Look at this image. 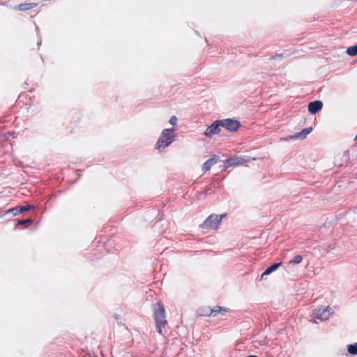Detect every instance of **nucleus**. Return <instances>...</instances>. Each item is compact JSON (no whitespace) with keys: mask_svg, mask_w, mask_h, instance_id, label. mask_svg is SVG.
Instances as JSON below:
<instances>
[{"mask_svg":"<svg viewBox=\"0 0 357 357\" xmlns=\"http://www.w3.org/2000/svg\"><path fill=\"white\" fill-rule=\"evenodd\" d=\"M32 222V220L29 218L24 220H20L18 224L19 225H26V224H31Z\"/></svg>","mask_w":357,"mask_h":357,"instance_id":"6ab92c4d","label":"nucleus"},{"mask_svg":"<svg viewBox=\"0 0 357 357\" xmlns=\"http://www.w3.org/2000/svg\"><path fill=\"white\" fill-rule=\"evenodd\" d=\"M282 54H276L275 56H273L270 58V59H276L278 57H282Z\"/></svg>","mask_w":357,"mask_h":357,"instance_id":"4be33fe9","label":"nucleus"},{"mask_svg":"<svg viewBox=\"0 0 357 357\" xmlns=\"http://www.w3.org/2000/svg\"><path fill=\"white\" fill-rule=\"evenodd\" d=\"M221 123L222 128H225L229 132H236L241 127V123L236 119H225L220 120Z\"/></svg>","mask_w":357,"mask_h":357,"instance_id":"20e7f679","label":"nucleus"},{"mask_svg":"<svg viewBox=\"0 0 357 357\" xmlns=\"http://www.w3.org/2000/svg\"><path fill=\"white\" fill-rule=\"evenodd\" d=\"M281 265L282 263H275L268 267L266 269V271L262 273L261 279L264 280L265 275H268L271 274L272 272L276 271Z\"/></svg>","mask_w":357,"mask_h":357,"instance_id":"f8f14e48","label":"nucleus"},{"mask_svg":"<svg viewBox=\"0 0 357 357\" xmlns=\"http://www.w3.org/2000/svg\"><path fill=\"white\" fill-rule=\"evenodd\" d=\"M38 6V3H24L18 5L17 8L21 11L32 9Z\"/></svg>","mask_w":357,"mask_h":357,"instance_id":"2eb2a0df","label":"nucleus"},{"mask_svg":"<svg viewBox=\"0 0 357 357\" xmlns=\"http://www.w3.org/2000/svg\"><path fill=\"white\" fill-rule=\"evenodd\" d=\"M227 217V214L226 213H222L221 214L220 216L218 215V219L220 220V222L222 221V220L223 218H225Z\"/></svg>","mask_w":357,"mask_h":357,"instance_id":"412c9836","label":"nucleus"},{"mask_svg":"<svg viewBox=\"0 0 357 357\" xmlns=\"http://www.w3.org/2000/svg\"><path fill=\"white\" fill-rule=\"evenodd\" d=\"M169 123L173 125V126H175L176 125L177 123V118L176 116H172L171 118H170V120H169Z\"/></svg>","mask_w":357,"mask_h":357,"instance_id":"aec40b11","label":"nucleus"},{"mask_svg":"<svg viewBox=\"0 0 357 357\" xmlns=\"http://www.w3.org/2000/svg\"><path fill=\"white\" fill-rule=\"evenodd\" d=\"M311 131H312L311 128L303 129L301 132L297 133L296 135L290 136L289 137V139H298V138L305 139L307 137V135L311 132Z\"/></svg>","mask_w":357,"mask_h":357,"instance_id":"4468645a","label":"nucleus"},{"mask_svg":"<svg viewBox=\"0 0 357 357\" xmlns=\"http://www.w3.org/2000/svg\"><path fill=\"white\" fill-rule=\"evenodd\" d=\"M174 140V136L173 135V130L165 129L162 132L156 143V149L158 150L165 149V147L168 146Z\"/></svg>","mask_w":357,"mask_h":357,"instance_id":"f03ea898","label":"nucleus"},{"mask_svg":"<svg viewBox=\"0 0 357 357\" xmlns=\"http://www.w3.org/2000/svg\"><path fill=\"white\" fill-rule=\"evenodd\" d=\"M221 123L220 120H216L211 126H208L204 131V135L211 137L214 135L219 134L221 131Z\"/></svg>","mask_w":357,"mask_h":357,"instance_id":"39448f33","label":"nucleus"},{"mask_svg":"<svg viewBox=\"0 0 357 357\" xmlns=\"http://www.w3.org/2000/svg\"><path fill=\"white\" fill-rule=\"evenodd\" d=\"M349 153L348 151H344L338 156V158L336 159L335 163L340 167L347 166L349 162Z\"/></svg>","mask_w":357,"mask_h":357,"instance_id":"1a4fd4ad","label":"nucleus"},{"mask_svg":"<svg viewBox=\"0 0 357 357\" xmlns=\"http://www.w3.org/2000/svg\"><path fill=\"white\" fill-rule=\"evenodd\" d=\"M220 224V220L218 219V215L216 214H211L199 227L204 229L215 230L218 228Z\"/></svg>","mask_w":357,"mask_h":357,"instance_id":"7ed1b4c3","label":"nucleus"},{"mask_svg":"<svg viewBox=\"0 0 357 357\" xmlns=\"http://www.w3.org/2000/svg\"><path fill=\"white\" fill-rule=\"evenodd\" d=\"M208 309H211V308H210V307H207V308L204 309V310H203V311H204V312H203V313L202 314V315L204 316V314H205V313H206V312H208H208H209Z\"/></svg>","mask_w":357,"mask_h":357,"instance_id":"5701e85b","label":"nucleus"},{"mask_svg":"<svg viewBox=\"0 0 357 357\" xmlns=\"http://www.w3.org/2000/svg\"><path fill=\"white\" fill-rule=\"evenodd\" d=\"M348 352L351 355H357V343L347 346Z\"/></svg>","mask_w":357,"mask_h":357,"instance_id":"dca6fc26","label":"nucleus"},{"mask_svg":"<svg viewBox=\"0 0 357 357\" xmlns=\"http://www.w3.org/2000/svg\"><path fill=\"white\" fill-rule=\"evenodd\" d=\"M153 316L156 329L159 334L164 335V329L167 324L165 308L161 301L153 306Z\"/></svg>","mask_w":357,"mask_h":357,"instance_id":"f257e3e1","label":"nucleus"},{"mask_svg":"<svg viewBox=\"0 0 357 357\" xmlns=\"http://www.w3.org/2000/svg\"><path fill=\"white\" fill-rule=\"evenodd\" d=\"M323 103L320 100L310 102L308 105V111L312 114H315L321 109Z\"/></svg>","mask_w":357,"mask_h":357,"instance_id":"9d476101","label":"nucleus"},{"mask_svg":"<svg viewBox=\"0 0 357 357\" xmlns=\"http://www.w3.org/2000/svg\"><path fill=\"white\" fill-rule=\"evenodd\" d=\"M209 312H206L204 314V316H212V317H216L218 314H224L227 312H229V308L224 307L221 306H215L211 309H208Z\"/></svg>","mask_w":357,"mask_h":357,"instance_id":"0eeeda50","label":"nucleus"},{"mask_svg":"<svg viewBox=\"0 0 357 357\" xmlns=\"http://www.w3.org/2000/svg\"><path fill=\"white\" fill-rule=\"evenodd\" d=\"M315 318L321 321L327 320L330 317L329 307L314 310Z\"/></svg>","mask_w":357,"mask_h":357,"instance_id":"6e6552de","label":"nucleus"},{"mask_svg":"<svg viewBox=\"0 0 357 357\" xmlns=\"http://www.w3.org/2000/svg\"><path fill=\"white\" fill-rule=\"evenodd\" d=\"M217 162L216 156H213V158L208 159L206 160L203 166H202V171L206 172L207 171H209L213 165H214Z\"/></svg>","mask_w":357,"mask_h":357,"instance_id":"9b49d317","label":"nucleus"},{"mask_svg":"<svg viewBox=\"0 0 357 357\" xmlns=\"http://www.w3.org/2000/svg\"><path fill=\"white\" fill-rule=\"evenodd\" d=\"M33 208V206L32 205L20 206L10 209V211L13 212L15 215H17L27 211Z\"/></svg>","mask_w":357,"mask_h":357,"instance_id":"ddd939ff","label":"nucleus"},{"mask_svg":"<svg viewBox=\"0 0 357 357\" xmlns=\"http://www.w3.org/2000/svg\"><path fill=\"white\" fill-rule=\"evenodd\" d=\"M303 261V257L301 255H296L294 257L293 259L289 261V264H298L301 263Z\"/></svg>","mask_w":357,"mask_h":357,"instance_id":"a211bd4d","label":"nucleus"},{"mask_svg":"<svg viewBox=\"0 0 357 357\" xmlns=\"http://www.w3.org/2000/svg\"><path fill=\"white\" fill-rule=\"evenodd\" d=\"M346 52L349 55V56H356L357 55V44L356 45H354L352 47H349L347 49V51Z\"/></svg>","mask_w":357,"mask_h":357,"instance_id":"f3484780","label":"nucleus"},{"mask_svg":"<svg viewBox=\"0 0 357 357\" xmlns=\"http://www.w3.org/2000/svg\"><path fill=\"white\" fill-rule=\"evenodd\" d=\"M355 139V140H357V135L356 136V137H355V139Z\"/></svg>","mask_w":357,"mask_h":357,"instance_id":"b1692460","label":"nucleus"},{"mask_svg":"<svg viewBox=\"0 0 357 357\" xmlns=\"http://www.w3.org/2000/svg\"><path fill=\"white\" fill-rule=\"evenodd\" d=\"M249 161H250V159H244L241 157L234 156L226 160L224 162V166L225 168H228L232 166L243 165Z\"/></svg>","mask_w":357,"mask_h":357,"instance_id":"423d86ee","label":"nucleus"}]
</instances>
